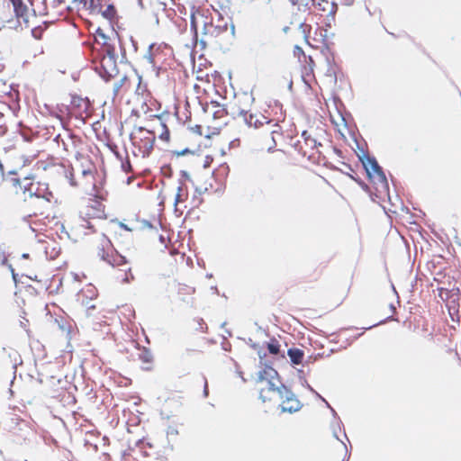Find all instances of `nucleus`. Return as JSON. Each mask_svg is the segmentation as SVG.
<instances>
[{"mask_svg": "<svg viewBox=\"0 0 461 461\" xmlns=\"http://www.w3.org/2000/svg\"><path fill=\"white\" fill-rule=\"evenodd\" d=\"M268 391L276 392L283 400L279 408L281 412L294 413L303 408V403L294 393L284 384L276 385L271 379H267Z\"/></svg>", "mask_w": 461, "mask_h": 461, "instance_id": "obj_1", "label": "nucleus"}, {"mask_svg": "<svg viewBox=\"0 0 461 461\" xmlns=\"http://www.w3.org/2000/svg\"><path fill=\"white\" fill-rule=\"evenodd\" d=\"M117 59L104 57L99 67L95 68V71L106 82L119 74L117 67Z\"/></svg>", "mask_w": 461, "mask_h": 461, "instance_id": "obj_2", "label": "nucleus"}, {"mask_svg": "<svg viewBox=\"0 0 461 461\" xmlns=\"http://www.w3.org/2000/svg\"><path fill=\"white\" fill-rule=\"evenodd\" d=\"M357 158L362 163L363 167L366 170V176L370 181H373L374 174L377 176L380 173L384 172L374 156H370L368 153H362L357 154Z\"/></svg>", "mask_w": 461, "mask_h": 461, "instance_id": "obj_3", "label": "nucleus"}, {"mask_svg": "<svg viewBox=\"0 0 461 461\" xmlns=\"http://www.w3.org/2000/svg\"><path fill=\"white\" fill-rule=\"evenodd\" d=\"M357 158L362 163L363 167L366 170V176L370 181H373L374 174L377 176L380 173L384 172L374 156H370L368 153H362L357 154Z\"/></svg>", "mask_w": 461, "mask_h": 461, "instance_id": "obj_4", "label": "nucleus"}, {"mask_svg": "<svg viewBox=\"0 0 461 461\" xmlns=\"http://www.w3.org/2000/svg\"><path fill=\"white\" fill-rule=\"evenodd\" d=\"M137 130L140 132L146 131L147 133L151 135V137L140 138V144L139 145V149L142 152L143 158H148L151 154L154 148L156 140L155 134L152 131L146 130L142 126L138 127Z\"/></svg>", "mask_w": 461, "mask_h": 461, "instance_id": "obj_5", "label": "nucleus"}, {"mask_svg": "<svg viewBox=\"0 0 461 461\" xmlns=\"http://www.w3.org/2000/svg\"><path fill=\"white\" fill-rule=\"evenodd\" d=\"M196 14H199L202 17L204 16L203 12L200 8L193 6L192 10H191V15H190V30H191V32L193 33L194 38H195V39L198 36V23H197V20H196Z\"/></svg>", "mask_w": 461, "mask_h": 461, "instance_id": "obj_6", "label": "nucleus"}, {"mask_svg": "<svg viewBox=\"0 0 461 461\" xmlns=\"http://www.w3.org/2000/svg\"><path fill=\"white\" fill-rule=\"evenodd\" d=\"M238 115L242 116L244 122L249 127L254 126L257 129V128H259L260 126H262L264 123L262 121L256 119L255 114H253V113L248 114V112L243 109H240L239 111Z\"/></svg>", "mask_w": 461, "mask_h": 461, "instance_id": "obj_7", "label": "nucleus"}, {"mask_svg": "<svg viewBox=\"0 0 461 461\" xmlns=\"http://www.w3.org/2000/svg\"><path fill=\"white\" fill-rule=\"evenodd\" d=\"M287 356L293 365H300L303 361L304 352L297 348H291L287 350Z\"/></svg>", "mask_w": 461, "mask_h": 461, "instance_id": "obj_8", "label": "nucleus"}, {"mask_svg": "<svg viewBox=\"0 0 461 461\" xmlns=\"http://www.w3.org/2000/svg\"><path fill=\"white\" fill-rule=\"evenodd\" d=\"M128 263V260L126 257L122 256V254L115 251L114 253L111 254V258L109 259V265L112 267H121L123 265H126Z\"/></svg>", "mask_w": 461, "mask_h": 461, "instance_id": "obj_9", "label": "nucleus"}, {"mask_svg": "<svg viewBox=\"0 0 461 461\" xmlns=\"http://www.w3.org/2000/svg\"><path fill=\"white\" fill-rule=\"evenodd\" d=\"M139 350V359L144 364L150 365L153 361V355L150 349L146 347H142L140 348Z\"/></svg>", "mask_w": 461, "mask_h": 461, "instance_id": "obj_10", "label": "nucleus"}, {"mask_svg": "<svg viewBox=\"0 0 461 461\" xmlns=\"http://www.w3.org/2000/svg\"><path fill=\"white\" fill-rule=\"evenodd\" d=\"M280 344L278 340L273 337L270 339V340L267 343V348L271 355H277L280 352Z\"/></svg>", "mask_w": 461, "mask_h": 461, "instance_id": "obj_11", "label": "nucleus"}, {"mask_svg": "<svg viewBox=\"0 0 461 461\" xmlns=\"http://www.w3.org/2000/svg\"><path fill=\"white\" fill-rule=\"evenodd\" d=\"M301 136L303 139L305 144L311 146L312 149L317 146H321L320 142H317L315 139L312 138V136L306 130L303 131Z\"/></svg>", "mask_w": 461, "mask_h": 461, "instance_id": "obj_12", "label": "nucleus"}, {"mask_svg": "<svg viewBox=\"0 0 461 461\" xmlns=\"http://www.w3.org/2000/svg\"><path fill=\"white\" fill-rule=\"evenodd\" d=\"M376 178H377V181L375 182V184L380 185V187L384 192H388L389 191V184H388L385 173L384 172L380 173L379 176H376Z\"/></svg>", "mask_w": 461, "mask_h": 461, "instance_id": "obj_13", "label": "nucleus"}, {"mask_svg": "<svg viewBox=\"0 0 461 461\" xmlns=\"http://www.w3.org/2000/svg\"><path fill=\"white\" fill-rule=\"evenodd\" d=\"M103 17L108 20H112L114 18L116 14V8L113 4L107 5L106 9L104 11H100Z\"/></svg>", "mask_w": 461, "mask_h": 461, "instance_id": "obj_14", "label": "nucleus"}, {"mask_svg": "<svg viewBox=\"0 0 461 461\" xmlns=\"http://www.w3.org/2000/svg\"><path fill=\"white\" fill-rule=\"evenodd\" d=\"M103 46L105 48L106 58L117 59L114 45L110 44L107 41H104Z\"/></svg>", "mask_w": 461, "mask_h": 461, "instance_id": "obj_15", "label": "nucleus"}, {"mask_svg": "<svg viewBox=\"0 0 461 461\" xmlns=\"http://www.w3.org/2000/svg\"><path fill=\"white\" fill-rule=\"evenodd\" d=\"M203 34H204V35H211V36L215 37L214 26H213V24H212V23L211 21L210 22H207V21L203 22Z\"/></svg>", "mask_w": 461, "mask_h": 461, "instance_id": "obj_16", "label": "nucleus"}, {"mask_svg": "<svg viewBox=\"0 0 461 461\" xmlns=\"http://www.w3.org/2000/svg\"><path fill=\"white\" fill-rule=\"evenodd\" d=\"M297 374L302 386L307 388L310 392H314V389L310 385V384L305 379L303 370L298 369Z\"/></svg>", "mask_w": 461, "mask_h": 461, "instance_id": "obj_17", "label": "nucleus"}, {"mask_svg": "<svg viewBox=\"0 0 461 461\" xmlns=\"http://www.w3.org/2000/svg\"><path fill=\"white\" fill-rule=\"evenodd\" d=\"M348 177L354 180L361 187L362 190H364L366 193H370L369 186L360 177L355 175H348Z\"/></svg>", "mask_w": 461, "mask_h": 461, "instance_id": "obj_18", "label": "nucleus"}, {"mask_svg": "<svg viewBox=\"0 0 461 461\" xmlns=\"http://www.w3.org/2000/svg\"><path fill=\"white\" fill-rule=\"evenodd\" d=\"M326 5H329L330 7V10H329V13L328 14H330V16L332 18V17H335L336 16V13L338 12V9H339V6H338V4L335 3V2H329L328 0H321Z\"/></svg>", "mask_w": 461, "mask_h": 461, "instance_id": "obj_19", "label": "nucleus"}, {"mask_svg": "<svg viewBox=\"0 0 461 461\" xmlns=\"http://www.w3.org/2000/svg\"><path fill=\"white\" fill-rule=\"evenodd\" d=\"M98 256L100 258L107 263H109V259L111 258V254L105 251L104 245L102 244L100 248H98Z\"/></svg>", "mask_w": 461, "mask_h": 461, "instance_id": "obj_20", "label": "nucleus"}, {"mask_svg": "<svg viewBox=\"0 0 461 461\" xmlns=\"http://www.w3.org/2000/svg\"><path fill=\"white\" fill-rule=\"evenodd\" d=\"M163 131L159 135V139L165 141H169L170 140V131L167 128V124L162 122Z\"/></svg>", "mask_w": 461, "mask_h": 461, "instance_id": "obj_21", "label": "nucleus"}, {"mask_svg": "<svg viewBox=\"0 0 461 461\" xmlns=\"http://www.w3.org/2000/svg\"><path fill=\"white\" fill-rule=\"evenodd\" d=\"M15 14L17 17H23L24 13L27 11V6L23 4V0L21 1V5L14 7Z\"/></svg>", "mask_w": 461, "mask_h": 461, "instance_id": "obj_22", "label": "nucleus"}, {"mask_svg": "<svg viewBox=\"0 0 461 461\" xmlns=\"http://www.w3.org/2000/svg\"><path fill=\"white\" fill-rule=\"evenodd\" d=\"M9 357L14 361L13 365V369L14 370L15 373L17 366L21 365L23 363V360L21 358V356L17 352H14V354H9Z\"/></svg>", "mask_w": 461, "mask_h": 461, "instance_id": "obj_23", "label": "nucleus"}, {"mask_svg": "<svg viewBox=\"0 0 461 461\" xmlns=\"http://www.w3.org/2000/svg\"><path fill=\"white\" fill-rule=\"evenodd\" d=\"M172 153H173V155H175L176 157H180V156H185L188 154H194L195 152L194 150L190 149L189 148H185L182 150H173Z\"/></svg>", "mask_w": 461, "mask_h": 461, "instance_id": "obj_24", "label": "nucleus"}, {"mask_svg": "<svg viewBox=\"0 0 461 461\" xmlns=\"http://www.w3.org/2000/svg\"><path fill=\"white\" fill-rule=\"evenodd\" d=\"M132 280H134V276L131 273V269L128 268V270L125 272L124 277L122 279V282L124 284H129Z\"/></svg>", "mask_w": 461, "mask_h": 461, "instance_id": "obj_25", "label": "nucleus"}, {"mask_svg": "<svg viewBox=\"0 0 461 461\" xmlns=\"http://www.w3.org/2000/svg\"><path fill=\"white\" fill-rule=\"evenodd\" d=\"M275 378H280L278 372L275 368H270V370H267V380L271 379L273 381Z\"/></svg>", "mask_w": 461, "mask_h": 461, "instance_id": "obj_26", "label": "nucleus"}, {"mask_svg": "<svg viewBox=\"0 0 461 461\" xmlns=\"http://www.w3.org/2000/svg\"><path fill=\"white\" fill-rule=\"evenodd\" d=\"M227 28H228L227 23H225L224 24H218V25L214 26L215 37H217L220 33L226 32Z\"/></svg>", "mask_w": 461, "mask_h": 461, "instance_id": "obj_27", "label": "nucleus"}, {"mask_svg": "<svg viewBox=\"0 0 461 461\" xmlns=\"http://www.w3.org/2000/svg\"><path fill=\"white\" fill-rule=\"evenodd\" d=\"M127 80V77L124 76L120 81L116 82L113 86V94L117 95L121 87L123 86L124 82Z\"/></svg>", "mask_w": 461, "mask_h": 461, "instance_id": "obj_28", "label": "nucleus"}, {"mask_svg": "<svg viewBox=\"0 0 461 461\" xmlns=\"http://www.w3.org/2000/svg\"><path fill=\"white\" fill-rule=\"evenodd\" d=\"M313 5H315L321 11H328L329 5H326L321 0L316 3L315 0H311Z\"/></svg>", "mask_w": 461, "mask_h": 461, "instance_id": "obj_29", "label": "nucleus"}, {"mask_svg": "<svg viewBox=\"0 0 461 461\" xmlns=\"http://www.w3.org/2000/svg\"><path fill=\"white\" fill-rule=\"evenodd\" d=\"M89 8L92 11L97 10L98 12H100L102 9V5L101 3L95 4V0H90Z\"/></svg>", "mask_w": 461, "mask_h": 461, "instance_id": "obj_30", "label": "nucleus"}, {"mask_svg": "<svg viewBox=\"0 0 461 461\" xmlns=\"http://www.w3.org/2000/svg\"><path fill=\"white\" fill-rule=\"evenodd\" d=\"M162 172L164 173V175L167 177H170L172 176V168L170 167V165H165L162 167Z\"/></svg>", "mask_w": 461, "mask_h": 461, "instance_id": "obj_31", "label": "nucleus"}, {"mask_svg": "<svg viewBox=\"0 0 461 461\" xmlns=\"http://www.w3.org/2000/svg\"><path fill=\"white\" fill-rule=\"evenodd\" d=\"M0 264L2 266L7 265V258L5 256V250L2 249L1 245H0Z\"/></svg>", "mask_w": 461, "mask_h": 461, "instance_id": "obj_32", "label": "nucleus"}, {"mask_svg": "<svg viewBox=\"0 0 461 461\" xmlns=\"http://www.w3.org/2000/svg\"><path fill=\"white\" fill-rule=\"evenodd\" d=\"M259 364L264 366V370H270V368H273V363L270 360L265 359L262 362H259Z\"/></svg>", "mask_w": 461, "mask_h": 461, "instance_id": "obj_33", "label": "nucleus"}, {"mask_svg": "<svg viewBox=\"0 0 461 461\" xmlns=\"http://www.w3.org/2000/svg\"><path fill=\"white\" fill-rule=\"evenodd\" d=\"M257 353H258V358H259V362H262L263 360L266 359L267 353L263 350L262 347L258 348Z\"/></svg>", "mask_w": 461, "mask_h": 461, "instance_id": "obj_34", "label": "nucleus"}, {"mask_svg": "<svg viewBox=\"0 0 461 461\" xmlns=\"http://www.w3.org/2000/svg\"><path fill=\"white\" fill-rule=\"evenodd\" d=\"M222 114H228V111L225 107H223L221 110L214 112L213 118L218 119V118L221 117Z\"/></svg>", "mask_w": 461, "mask_h": 461, "instance_id": "obj_35", "label": "nucleus"}, {"mask_svg": "<svg viewBox=\"0 0 461 461\" xmlns=\"http://www.w3.org/2000/svg\"><path fill=\"white\" fill-rule=\"evenodd\" d=\"M267 381V370H262L258 373V382Z\"/></svg>", "mask_w": 461, "mask_h": 461, "instance_id": "obj_36", "label": "nucleus"}, {"mask_svg": "<svg viewBox=\"0 0 461 461\" xmlns=\"http://www.w3.org/2000/svg\"><path fill=\"white\" fill-rule=\"evenodd\" d=\"M83 101V99L77 95H74L72 96V101H71V104L72 105L74 106H77L79 107L80 106V103Z\"/></svg>", "mask_w": 461, "mask_h": 461, "instance_id": "obj_37", "label": "nucleus"}, {"mask_svg": "<svg viewBox=\"0 0 461 461\" xmlns=\"http://www.w3.org/2000/svg\"><path fill=\"white\" fill-rule=\"evenodd\" d=\"M95 34L104 39V41H106V40L108 39V36L104 32V31L100 27L96 29Z\"/></svg>", "mask_w": 461, "mask_h": 461, "instance_id": "obj_38", "label": "nucleus"}, {"mask_svg": "<svg viewBox=\"0 0 461 461\" xmlns=\"http://www.w3.org/2000/svg\"><path fill=\"white\" fill-rule=\"evenodd\" d=\"M212 161H213L212 157V156H210V155H207V156L205 157V160H204V163H203V167H204V168L209 167L211 166V164H212Z\"/></svg>", "mask_w": 461, "mask_h": 461, "instance_id": "obj_39", "label": "nucleus"}, {"mask_svg": "<svg viewBox=\"0 0 461 461\" xmlns=\"http://www.w3.org/2000/svg\"><path fill=\"white\" fill-rule=\"evenodd\" d=\"M192 131H193L194 133H196V134H198V135H200V136H201V135H203V128H202V126H201V125H199V124L194 125V126L192 128Z\"/></svg>", "mask_w": 461, "mask_h": 461, "instance_id": "obj_40", "label": "nucleus"}, {"mask_svg": "<svg viewBox=\"0 0 461 461\" xmlns=\"http://www.w3.org/2000/svg\"><path fill=\"white\" fill-rule=\"evenodd\" d=\"M122 170L126 173L130 172L131 168V163L130 161L128 160L127 162L125 163H122Z\"/></svg>", "mask_w": 461, "mask_h": 461, "instance_id": "obj_41", "label": "nucleus"}, {"mask_svg": "<svg viewBox=\"0 0 461 461\" xmlns=\"http://www.w3.org/2000/svg\"><path fill=\"white\" fill-rule=\"evenodd\" d=\"M121 54H122V62L127 61L126 59V50L125 48L120 43Z\"/></svg>", "mask_w": 461, "mask_h": 461, "instance_id": "obj_42", "label": "nucleus"}, {"mask_svg": "<svg viewBox=\"0 0 461 461\" xmlns=\"http://www.w3.org/2000/svg\"><path fill=\"white\" fill-rule=\"evenodd\" d=\"M248 343L255 350H258V348H260V345L258 343L253 342L251 339H249V342Z\"/></svg>", "mask_w": 461, "mask_h": 461, "instance_id": "obj_43", "label": "nucleus"}, {"mask_svg": "<svg viewBox=\"0 0 461 461\" xmlns=\"http://www.w3.org/2000/svg\"><path fill=\"white\" fill-rule=\"evenodd\" d=\"M333 23H335V17H332V20H331V17L330 16V14H327L326 25L330 27Z\"/></svg>", "mask_w": 461, "mask_h": 461, "instance_id": "obj_44", "label": "nucleus"}, {"mask_svg": "<svg viewBox=\"0 0 461 461\" xmlns=\"http://www.w3.org/2000/svg\"><path fill=\"white\" fill-rule=\"evenodd\" d=\"M141 222H142L143 227H146V228H149V229H153L154 228L153 224L149 221H148V220H143Z\"/></svg>", "mask_w": 461, "mask_h": 461, "instance_id": "obj_45", "label": "nucleus"}, {"mask_svg": "<svg viewBox=\"0 0 461 461\" xmlns=\"http://www.w3.org/2000/svg\"><path fill=\"white\" fill-rule=\"evenodd\" d=\"M180 175H181V176H182V177H184L185 179H186V180H191L190 175H189V173H188L187 171H185V170H181V171H180Z\"/></svg>", "mask_w": 461, "mask_h": 461, "instance_id": "obj_46", "label": "nucleus"}, {"mask_svg": "<svg viewBox=\"0 0 461 461\" xmlns=\"http://www.w3.org/2000/svg\"><path fill=\"white\" fill-rule=\"evenodd\" d=\"M342 445L344 446L345 450H346V455H345V457L343 458V460H342V461H348V460L349 459L350 453L348 452V447H347V445H346L344 442H342Z\"/></svg>", "mask_w": 461, "mask_h": 461, "instance_id": "obj_47", "label": "nucleus"}, {"mask_svg": "<svg viewBox=\"0 0 461 461\" xmlns=\"http://www.w3.org/2000/svg\"><path fill=\"white\" fill-rule=\"evenodd\" d=\"M203 396L207 397L209 393L207 380L204 378V387L203 391Z\"/></svg>", "mask_w": 461, "mask_h": 461, "instance_id": "obj_48", "label": "nucleus"}, {"mask_svg": "<svg viewBox=\"0 0 461 461\" xmlns=\"http://www.w3.org/2000/svg\"><path fill=\"white\" fill-rule=\"evenodd\" d=\"M294 54L300 55V54H304V52H303V50L300 46L295 45L294 46Z\"/></svg>", "mask_w": 461, "mask_h": 461, "instance_id": "obj_49", "label": "nucleus"}, {"mask_svg": "<svg viewBox=\"0 0 461 461\" xmlns=\"http://www.w3.org/2000/svg\"><path fill=\"white\" fill-rule=\"evenodd\" d=\"M355 142H356V145H357V149L359 151L358 154L366 153L365 150H364V148L360 146V144H359V142L357 141V139H355Z\"/></svg>", "mask_w": 461, "mask_h": 461, "instance_id": "obj_50", "label": "nucleus"}, {"mask_svg": "<svg viewBox=\"0 0 461 461\" xmlns=\"http://www.w3.org/2000/svg\"><path fill=\"white\" fill-rule=\"evenodd\" d=\"M332 433H333V437L338 439L339 441H340L341 443L343 442L342 440L339 439V436H338V432H337V429L335 426H332Z\"/></svg>", "mask_w": 461, "mask_h": 461, "instance_id": "obj_51", "label": "nucleus"}, {"mask_svg": "<svg viewBox=\"0 0 461 461\" xmlns=\"http://www.w3.org/2000/svg\"><path fill=\"white\" fill-rule=\"evenodd\" d=\"M391 318H392V317H388L387 319H385V320H384V321H379L378 323H375V324H374V325L369 326L368 328H366V330H370V329H372V328H374V327H375V326H377V325H379V324L384 323L387 320H390Z\"/></svg>", "mask_w": 461, "mask_h": 461, "instance_id": "obj_52", "label": "nucleus"}, {"mask_svg": "<svg viewBox=\"0 0 461 461\" xmlns=\"http://www.w3.org/2000/svg\"><path fill=\"white\" fill-rule=\"evenodd\" d=\"M263 392L264 390L261 389L260 392H259V396L258 398L263 402H267V397L263 394Z\"/></svg>", "mask_w": 461, "mask_h": 461, "instance_id": "obj_53", "label": "nucleus"}, {"mask_svg": "<svg viewBox=\"0 0 461 461\" xmlns=\"http://www.w3.org/2000/svg\"><path fill=\"white\" fill-rule=\"evenodd\" d=\"M211 104H212L214 107H224L223 104H220L218 101L216 100H212L211 101Z\"/></svg>", "mask_w": 461, "mask_h": 461, "instance_id": "obj_54", "label": "nucleus"}, {"mask_svg": "<svg viewBox=\"0 0 461 461\" xmlns=\"http://www.w3.org/2000/svg\"><path fill=\"white\" fill-rule=\"evenodd\" d=\"M12 278H13V281H14V285H17V284H18V274L16 272H13Z\"/></svg>", "mask_w": 461, "mask_h": 461, "instance_id": "obj_55", "label": "nucleus"}, {"mask_svg": "<svg viewBox=\"0 0 461 461\" xmlns=\"http://www.w3.org/2000/svg\"><path fill=\"white\" fill-rule=\"evenodd\" d=\"M311 393H313L316 397H318V398H319V399H321V401L325 402V403H326V402H327V401H326V400H325V399H324V398H323V397H322V396H321L318 392H316L315 390H314V392H311Z\"/></svg>", "mask_w": 461, "mask_h": 461, "instance_id": "obj_56", "label": "nucleus"}, {"mask_svg": "<svg viewBox=\"0 0 461 461\" xmlns=\"http://www.w3.org/2000/svg\"><path fill=\"white\" fill-rule=\"evenodd\" d=\"M326 405H327L328 408L330 409L333 417L334 418H338L336 411L329 404V402H326Z\"/></svg>", "mask_w": 461, "mask_h": 461, "instance_id": "obj_57", "label": "nucleus"}, {"mask_svg": "<svg viewBox=\"0 0 461 461\" xmlns=\"http://www.w3.org/2000/svg\"><path fill=\"white\" fill-rule=\"evenodd\" d=\"M120 227H121L122 229L125 230H128V231H131V229L127 224H125V223H123V222H120Z\"/></svg>", "mask_w": 461, "mask_h": 461, "instance_id": "obj_58", "label": "nucleus"}, {"mask_svg": "<svg viewBox=\"0 0 461 461\" xmlns=\"http://www.w3.org/2000/svg\"><path fill=\"white\" fill-rule=\"evenodd\" d=\"M136 139H137V137L133 133L130 134V140L132 141V144L134 146H136V140H135Z\"/></svg>", "mask_w": 461, "mask_h": 461, "instance_id": "obj_59", "label": "nucleus"}, {"mask_svg": "<svg viewBox=\"0 0 461 461\" xmlns=\"http://www.w3.org/2000/svg\"><path fill=\"white\" fill-rule=\"evenodd\" d=\"M177 191L178 192H177L176 196L175 203H178V201H179L181 186H178Z\"/></svg>", "mask_w": 461, "mask_h": 461, "instance_id": "obj_60", "label": "nucleus"}, {"mask_svg": "<svg viewBox=\"0 0 461 461\" xmlns=\"http://www.w3.org/2000/svg\"><path fill=\"white\" fill-rule=\"evenodd\" d=\"M22 0H10V2L13 4L14 7H16V5H21Z\"/></svg>", "mask_w": 461, "mask_h": 461, "instance_id": "obj_61", "label": "nucleus"}, {"mask_svg": "<svg viewBox=\"0 0 461 461\" xmlns=\"http://www.w3.org/2000/svg\"><path fill=\"white\" fill-rule=\"evenodd\" d=\"M12 181H13V185H15V186L20 185V179L19 178H13Z\"/></svg>", "mask_w": 461, "mask_h": 461, "instance_id": "obj_62", "label": "nucleus"}, {"mask_svg": "<svg viewBox=\"0 0 461 461\" xmlns=\"http://www.w3.org/2000/svg\"><path fill=\"white\" fill-rule=\"evenodd\" d=\"M343 166L348 168V170L350 171H353V168L351 167V166L346 162H342Z\"/></svg>", "mask_w": 461, "mask_h": 461, "instance_id": "obj_63", "label": "nucleus"}, {"mask_svg": "<svg viewBox=\"0 0 461 461\" xmlns=\"http://www.w3.org/2000/svg\"><path fill=\"white\" fill-rule=\"evenodd\" d=\"M149 63H153L154 62V58L152 57L151 54H149L148 57H147Z\"/></svg>", "mask_w": 461, "mask_h": 461, "instance_id": "obj_64", "label": "nucleus"}]
</instances>
